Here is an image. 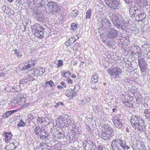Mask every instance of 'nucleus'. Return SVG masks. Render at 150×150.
<instances>
[{"label":"nucleus","instance_id":"f257e3e1","mask_svg":"<svg viewBox=\"0 0 150 150\" xmlns=\"http://www.w3.org/2000/svg\"><path fill=\"white\" fill-rule=\"evenodd\" d=\"M130 122L132 125L135 128H137L139 131H144L145 127L144 120L139 117L132 115L130 118Z\"/></svg>","mask_w":150,"mask_h":150},{"label":"nucleus","instance_id":"f03ea898","mask_svg":"<svg viewBox=\"0 0 150 150\" xmlns=\"http://www.w3.org/2000/svg\"><path fill=\"white\" fill-rule=\"evenodd\" d=\"M111 19L113 24L117 28L125 25V21L123 20L122 17L118 13L113 14Z\"/></svg>","mask_w":150,"mask_h":150},{"label":"nucleus","instance_id":"7ed1b4c3","mask_svg":"<svg viewBox=\"0 0 150 150\" xmlns=\"http://www.w3.org/2000/svg\"><path fill=\"white\" fill-rule=\"evenodd\" d=\"M107 72L110 76L117 79L122 75V70L119 67L116 66L108 69Z\"/></svg>","mask_w":150,"mask_h":150},{"label":"nucleus","instance_id":"20e7f679","mask_svg":"<svg viewBox=\"0 0 150 150\" xmlns=\"http://www.w3.org/2000/svg\"><path fill=\"white\" fill-rule=\"evenodd\" d=\"M112 129L110 127L106 126L104 127V131L99 133V136L104 140H109L112 137Z\"/></svg>","mask_w":150,"mask_h":150},{"label":"nucleus","instance_id":"39448f33","mask_svg":"<svg viewBox=\"0 0 150 150\" xmlns=\"http://www.w3.org/2000/svg\"><path fill=\"white\" fill-rule=\"evenodd\" d=\"M47 12L52 14H55L58 11L57 6L54 2H50L46 6Z\"/></svg>","mask_w":150,"mask_h":150},{"label":"nucleus","instance_id":"423d86ee","mask_svg":"<svg viewBox=\"0 0 150 150\" xmlns=\"http://www.w3.org/2000/svg\"><path fill=\"white\" fill-rule=\"evenodd\" d=\"M101 23L102 28L103 30H109L111 26L110 21L107 18L103 19Z\"/></svg>","mask_w":150,"mask_h":150},{"label":"nucleus","instance_id":"0eeeda50","mask_svg":"<svg viewBox=\"0 0 150 150\" xmlns=\"http://www.w3.org/2000/svg\"><path fill=\"white\" fill-rule=\"evenodd\" d=\"M119 0H112L106 4L109 7L114 10L117 8V7L120 4Z\"/></svg>","mask_w":150,"mask_h":150},{"label":"nucleus","instance_id":"6e6552de","mask_svg":"<svg viewBox=\"0 0 150 150\" xmlns=\"http://www.w3.org/2000/svg\"><path fill=\"white\" fill-rule=\"evenodd\" d=\"M118 33V31L113 28H110L107 34V37L109 38H114L117 35Z\"/></svg>","mask_w":150,"mask_h":150},{"label":"nucleus","instance_id":"1a4fd4ad","mask_svg":"<svg viewBox=\"0 0 150 150\" xmlns=\"http://www.w3.org/2000/svg\"><path fill=\"white\" fill-rule=\"evenodd\" d=\"M117 140V143L118 146L121 147L124 149H129L130 147L127 145L125 143V142L123 140H122L121 139H116Z\"/></svg>","mask_w":150,"mask_h":150},{"label":"nucleus","instance_id":"9d476101","mask_svg":"<svg viewBox=\"0 0 150 150\" xmlns=\"http://www.w3.org/2000/svg\"><path fill=\"white\" fill-rule=\"evenodd\" d=\"M129 13L130 15H132V17H136V16H138L139 12H140V11L135 6L131 7L129 8Z\"/></svg>","mask_w":150,"mask_h":150},{"label":"nucleus","instance_id":"9b49d317","mask_svg":"<svg viewBox=\"0 0 150 150\" xmlns=\"http://www.w3.org/2000/svg\"><path fill=\"white\" fill-rule=\"evenodd\" d=\"M76 87L80 88V86L78 85H76L74 89L71 90H67L65 93V95L68 97L71 96L72 97L75 96L77 92V91L76 92L75 91Z\"/></svg>","mask_w":150,"mask_h":150},{"label":"nucleus","instance_id":"f8f14e48","mask_svg":"<svg viewBox=\"0 0 150 150\" xmlns=\"http://www.w3.org/2000/svg\"><path fill=\"white\" fill-rule=\"evenodd\" d=\"M63 121L64 124V126L68 127L71 123V120H70L71 117L65 115L64 116L62 115Z\"/></svg>","mask_w":150,"mask_h":150},{"label":"nucleus","instance_id":"ddd939ff","mask_svg":"<svg viewBox=\"0 0 150 150\" xmlns=\"http://www.w3.org/2000/svg\"><path fill=\"white\" fill-rule=\"evenodd\" d=\"M16 103L19 105H22L23 107L27 106L28 104L26 103V100L25 98L23 97H18L16 98Z\"/></svg>","mask_w":150,"mask_h":150},{"label":"nucleus","instance_id":"4468645a","mask_svg":"<svg viewBox=\"0 0 150 150\" xmlns=\"http://www.w3.org/2000/svg\"><path fill=\"white\" fill-rule=\"evenodd\" d=\"M33 4L38 7L44 6L47 2V0H33Z\"/></svg>","mask_w":150,"mask_h":150},{"label":"nucleus","instance_id":"2eb2a0df","mask_svg":"<svg viewBox=\"0 0 150 150\" xmlns=\"http://www.w3.org/2000/svg\"><path fill=\"white\" fill-rule=\"evenodd\" d=\"M117 140L115 139H114L112 142L111 146L112 150H122L118 146L117 143Z\"/></svg>","mask_w":150,"mask_h":150},{"label":"nucleus","instance_id":"dca6fc26","mask_svg":"<svg viewBox=\"0 0 150 150\" xmlns=\"http://www.w3.org/2000/svg\"><path fill=\"white\" fill-rule=\"evenodd\" d=\"M122 120L114 119L113 122L114 125L115 127L120 128L122 126Z\"/></svg>","mask_w":150,"mask_h":150},{"label":"nucleus","instance_id":"f3484780","mask_svg":"<svg viewBox=\"0 0 150 150\" xmlns=\"http://www.w3.org/2000/svg\"><path fill=\"white\" fill-rule=\"evenodd\" d=\"M43 30L44 29L42 28L40 29V30H38V31H37L36 32H35L34 34L35 36L40 38H43L44 36Z\"/></svg>","mask_w":150,"mask_h":150},{"label":"nucleus","instance_id":"a211bd4d","mask_svg":"<svg viewBox=\"0 0 150 150\" xmlns=\"http://www.w3.org/2000/svg\"><path fill=\"white\" fill-rule=\"evenodd\" d=\"M138 61L139 65L140 67H147V64L144 58H142L138 59Z\"/></svg>","mask_w":150,"mask_h":150},{"label":"nucleus","instance_id":"6ab92c4d","mask_svg":"<svg viewBox=\"0 0 150 150\" xmlns=\"http://www.w3.org/2000/svg\"><path fill=\"white\" fill-rule=\"evenodd\" d=\"M18 111V110H14L8 111L3 115L2 117L3 118H8L9 116Z\"/></svg>","mask_w":150,"mask_h":150},{"label":"nucleus","instance_id":"aec40b11","mask_svg":"<svg viewBox=\"0 0 150 150\" xmlns=\"http://www.w3.org/2000/svg\"><path fill=\"white\" fill-rule=\"evenodd\" d=\"M34 132L35 134L38 135L40 134L41 132H45V130L44 129L41 128L40 127L37 126L35 128L33 129Z\"/></svg>","mask_w":150,"mask_h":150},{"label":"nucleus","instance_id":"412c9836","mask_svg":"<svg viewBox=\"0 0 150 150\" xmlns=\"http://www.w3.org/2000/svg\"><path fill=\"white\" fill-rule=\"evenodd\" d=\"M56 124L57 125L59 126L64 127V124L63 123V117L61 116L59 118H57L56 120Z\"/></svg>","mask_w":150,"mask_h":150},{"label":"nucleus","instance_id":"4be33fe9","mask_svg":"<svg viewBox=\"0 0 150 150\" xmlns=\"http://www.w3.org/2000/svg\"><path fill=\"white\" fill-rule=\"evenodd\" d=\"M32 29L34 30V31L36 32L37 31L40 30V29L43 28L42 26L40 25L39 24L35 23L34 24V25L32 27Z\"/></svg>","mask_w":150,"mask_h":150},{"label":"nucleus","instance_id":"5701e85b","mask_svg":"<svg viewBox=\"0 0 150 150\" xmlns=\"http://www.w3.org/2000/svg\"><path fill=\"white\" fill-rule=\"evenodd\" d=\"M144 113L146 119L150 121V109H145L144 110Z\"/></svg>","mask_w":150,"mask_h":150},{"label":"nucleus","instance_id":"b1692460","mask_svg":"<svg viewBox=\"0 0 150 150\" xmlns=\"http://www.w3.org/2000/svg\"><path fill=\"white\" fill-rule=\"evenodd\" d=\"M46 131L45 130V132H41L39 135L41 139H46L47 137V135L46 134Z\"/></svg>","mask_w":150,"mask_h":150},{"label":"nucleus","instance_id":"393cba45","mask_svg":"<svg viewBox=\"0 0 150 150\" xmlns=\"http://www.w3.org/2000/svg\"><path fill=\"white\" fill-rule=\"evenodd\" d=\"M5 137V140L6 143L9 142L12 138V135L8 136L7 134H4Z\"/></svg>","mask_w":150,"mask_h":150},{"label":"nucleus","instance_id":"a878e982","mask_svg":"<svg viewBox=\"0 0 150 150\" xmlns=\"http://www.w3.org/2000/svg\"><path fill=\"white\" fill-rule=\"evenodd\" d=\"M91 9H90L87 11L86 13V19H90L91 16Z\"/></svg>","mask_w":150,"mask_h":150},{"label":"nucleus","instance_id":"bb28decb","mask_svg":"<svg viewBox=\"0 0 150 150\" xmlns=\"http://www.w3.org/2000/svg\"><path fill=\"white\" fill-rule=\"evenodd\" d=\"M14 54L16 55L17 57L19 58L21 57L22 56V54L19 51H18L16 49H15L14 50Z\"/></svg>","mask_w":150,"mask_h":150},{"label":"nucleus","instance_id":"cd10ccee","mask_svg":"<svg viewBox=\"0 0 150 150\" xmlns=\"http://www.w3.org/2000/svg\"><path fill=\"white\" fill-rule=\"evenodd\" d=\"M79 12L77 10H73L71 13V15L73 17H75L77 16Z\"/></svg>","mask_w":150,"mask_h":150},{"label":"nucleus","instance_id":"c85d7f7f","mask_svg":"<svg viewBox=\"0 0 150 150\" xmlns=\"http://www.w3.org/2000/svg\"><path fill=\"white\" fill-rule=\"evenodd\" d=\"M91 98L89 97L86 98L84 99L82 101V104L83 105H85L86 104L89 103L91 101Z\"/></svg>","mask_w":150,"mask_h":150},{"label":"nucleus","instance_id":"c756f323","mask_svg":"<svg viewBox=\"0 0 150 150\" xmlns=\"http://www.w3.org/2000/svg\"><path fill=\"white\" fill-rule=\"evenodd\" d=\"M139 18V19L142 20L144 19L146 15H144V13H139L138 15Z\"/></svg>","mask_w":150,"mask_h":150},{"label":"nucleus","instance_id":"7c9ffc66","mask_svg":"<svg viewBox=\"0 0 150 150\" xmlns=\"http://www.w3.org/2000/svg\"><path fill=\"white\" fill-rule=\"evenodd\" d=\"M18 127H24L25 126V123L22 120H20L17 125Z\"/></svg>","mask_w":150,"mask_h":150},{"label":"nucleus","instance_id":"2f4dec72","mask_svg":"<svg viewBox=\"0 0 150 150\" xmlns=\"http://www.w3.org/2000/svg\"><path fill=\"white\" fill-rule=\"evenodd\" d=\"M45 71V70L44 68H39L38 70V75H42L44 74Z\"/></svg>","mask_w":150,"mask_h":150},{"label":"nucleus","instance_id":"473e14b6","mask_svg":"<svg viewBox=\"0 0 150 150\" xmlns=\"http://www.w3.org/2000/svg\"><path fill=\"white\" fill-rule=\"evenodd\" d=\"M28 82V79H26V78H24L20 80L19 83L21 84H24Z\"/></svg>","mask_w":150,"mask_h":150},{"label":"nucleus","instance_id":"72a5a7b5","mask_svg":"<svg viewBox=\"0 0 150 150\" xmlns=\"http://www.w3.org/2000/svg\"><path fill=\"white\" fill-rule=\"evenodd\" d=\"M98 79L97 76L95 75L93 76L91 78L92 80L94 83H96L98 81Z\"/></svg>","mask_w":150,"mask_h":150},{"label":"nucleus","instance_id":"f704fd0d","mask_svg":"<svg viewBox=\"0 0 150 150\" xmlns=\"http://www.w3.org/2000/svg\"><path fill=\"white\" fill-rule=\"evenodd\" d=\"M71 28L73 30H76L77 28V24L74 23H72L71 24Z\"/></svg>","mask_w":150,"mask_h":150},{"label":"nucleus","instance_id":"c9c22d12","mask_svg":"<svg viewBox=\"0 0 150 150\" xmlns=\"http://www.w3.org/2000/svg\"><path fill=\"white\" fill-rule=\"evenodd\" d=\"M63 64V61L61 60H59L58 61L57 65H58L57 67L58 68L61 67Z\"/></svg>","mask_w":150,"mask_h":150},{"label":"nucleus","instance_id":"e433bc0d","mask_svg":"<svg viewBox=\"0 0 150 150\" xmlns=\"http://www.w3.org/2000/svg\"><path fill=\"white\" fill-rule=\"evenodd\" d=\"M26 79H28V81H33L35 80V79L33 76H30L26 77Z\"/></svg>","mask_w":150,"mask_h":150},{"label":"nucleus","instance_id":"4c0bfd02","mask_svg":"<svg viewBox=\"0 0 150 150\" xmlns=\"http://www.w3.org/2000/svg\"><path fill=\"white\" fill-rule=\"evenodd\" d=\"M45 83L49 84L51 86H53L54 84V83L52 80L47 81Z\"/></svg>","mask_w":150,"mask_h":150},{"label":"nucleus","instance_id":"58836bf2","mask_svg":"<svg viewBox=\"0 0 150 150\" xmlns=\"http://www.w3.org/2000/svg\"><path fill=\"white\" fill-rule=\"evenodd\" d=\"M34 63H33L32 64H28L27 65H26V66L27 68L28 69H30V68H31L32 67H33L34 66Z\"/></svg>","mask_w":150,"mask_h":150},{"label":"nucleus","instance_id":"ea45409f","mask_svg":"<svg viewBox=\"0 0 150 150\" xmlns=\"http://www.w3.org/2000/svg\"><path fill=\"white\" fill-rule=\"evenodd\" d=\"M91 87L93 89L96 91V90L97 89V88L96 87L94 84H92Z\"/></svg>","mask_w":150,"mask_h":150},{"label":"nucleus","instance_id":"a19ab883","mask_svg":"<svg viewBox=\"0 0 150 150\" xmlns=\"http://www.w3.org/2000/svg\"><path fill=\"white\" fill-rule=\"evenodd\" d=\"M70 40H69V41H67L65 42V45L67 46H69L70 45H71V44L72 43V42H70Z\"/></svg>","mask_w":150,"mask_h":150},{"label":"nucleus","instance_id":"79ce46f5","mask_svg":"<svg viewBox=\"0 0 150 150\" xmlns=\"http://www.w3.org/2000/svg\"><path fill=\"white\" fill-rule=\"evenodd\" d=\"M141 68V71L142 73L145 72L146 70V67H140Z\"/></svg>","mask_w":150,"mask_h":150},{"label":"nucleus","instance_id":"37998d69","mask_svg":"<svg viewBox=\"0 0 150 150\" xmlns=\"http://www.w3.org/2000/svg\"><path fill=\"white\" fill-rule=\"evenodd\" d=\"M64 104L63 102H60L58 103L56 105H55V107L56 108L58 107L60 105H63Z\"/></svg>","mask_w":150,"mask_h":150},{"label":"nucleus","instance_id":"c03bdc74","mask_svg":"<svg viewBox=\"0 0 150 150\" xmlns=\"http://www.w3.org/2000/svg\"><path fill=\"white\" fill-rule=\"evenodd\" d=\"M120 114H117L114 117V119H119V120H121L120 119Z\"/></svg>","mask_w":150,"mask_h":150},{"label":"nucleus","instance_id":"a18cd8bd","mask_svg":"<svg viewBox=\"0 0 150 150\" xmlns=\"http://www.w3.org/2000/svg\"><path fill=\"white\" fill-rule=\"evenodd\" d=\"M98 150H105V148H104L102 145H100L98 146Z\"/></svg>","mask_w":150,"mask_h":150},{"label":"nucleus","instance_id":"49530a36","mask_svg":"<svg viewBox=\"0 0 150 150\" xmlns=\"http://www.w3.org/2000/svg\"><path fill=\"white\" fill-rule=\"evenodd\" d=\"M33 72L34 73L38 75V70L37 69H34Z\"/></svg>","mask_w":150,"mask_h":150},{"label":"nucleus","instance_id":"de8ad7c7","mask_svg":"<svg viewBox=\"0 0 150 150\" xmlns=\"http://www.w3.org/2000/svg\"><path fill=\"white\" fill-rule=\"evenodd\" d=\"M67 81L68 83L69 84H72L73 83L72 80L69 78H68L67 79Z\"/></svg>","mask_w":150,"mask_h":150},{"label":"nucleus","instance_id":"09e8293b","mask_svg":"<svg viewBox=\"0 0 150 150\" xmlns=\"http://www.w3.org/2000/svg\"><path fill=\"white\" fill-rule=\"evenodd\" d=\"M61 85H63V86L64 87H66L67 86V85L64 82H62L61 83Z\"/></svg>","mask_w":150,"mask_h":150},{"label":"nucleus","instance_id":"8fccbe9b","mask_svg":"<svg viewBox=\"0 0 150 150\" xmlns=\"http://www.w3.org/2000/svg\"><path fill=\"white\" fill-rule=\"evenodd\" d=\"M57 88L58 89L61 90H62L64 89L63 87L60 85L58 86Z\"/></svg>","mask_w":150,"mask_h":150},{"label":"nucleus","instance_id":"3c124183","mask_svg":"<svg viewBox=\"0 0 150 150\" xmlns=\"http://www.w3.org/2000/svg\"><path fill=\"white\" fill-rule=\"evenodd\" d=\"M112 111L113 112L117 113V110L116 108H114L112 109Z\"/></svg>","mask_w":150,"mask_h":150},{"label":"nucleus","instance_id":"603ef678","mask_svg":"<svg viewBox=\"0 0 150 150\" xmlns=\"http://www.w3.org/2000/svg\"><path fill=\"white\" fill-rule=\"evenodd\" d=\"M27 68L26 66H25L23 67V68L22 69V70H26L27 69Z\"/></svg>","mask_w":150,"mask_h":150},{"label":"nucleus","instance_id":"864d4df0","mask_svg":"<svg viewBox=\"0 0 150 150\" xmlns=\"http://www.w3.org/2000/svg\"><path fill=\"white\" fill-rule=\"evenodd\" d=\"M4 134H8V136L12 135L11 134V132H6L5 133H4Z\"/></svg>","mask_w":150,"mask_h":150},{"label":"nucleus","instance_id":"5fc2aeb1","mask_svg":"<svg viewBox=\"0 0 150 150\" xmlns=\"http://www.w3.org/2000/svg\"><path fill=\"white\" fill-rule=\"evenodd\" d=\"M67 74V73H64L62 75V77H64V78H67V76H66V74Z\"/></svg>","mask_w":150,"mask_h":150},{"label":"nucleus","instance_id":"6e6d98bb","mask_svg":"<svg viewBox=\"0 0 150 150\" xmlns=\"http://www.w3.org/2000/svg\"><path fill=\"white\" fill-rule=\"evenodd\" d=\"M71 77L73 78H76V76L74 74H73L72 75Z\"/></svg>","mask_w":150,"mask_h":150},{"label":"nucleus","instance_id":"4d7b16f0","mask_svg":"<svg viewBox=\"0 0 150 150\" xmlns=\"http://www.w3.org/2000/svg\"><path fill=\"white\" fill-rule=\"evenodd\" d=\"M126 131L128 132H129V129L128 127H127L126 128Z\"/></svg>","mask_w":150,"mask_h":150},{"label":"nucleus","instance_id":"13d9d810","mask_svg":"<svg viewBox=\"0 0 150 150\" xmlns=\"http://www.w3.org/2000/svg\"><path fill=\"white\" fill-rule=\"evenodd\" d=\"M77 61H74V65H75L77 64Z\"/></svg>","mask_w":150,"mask_h":150},{"label":"nucleus","instance_id":"bf43d9fd","mask_svg":"<svg viewBox=\"0 0 150 150\" xmlns=\"http://www.w3.org/2000/svg\"><path fill=\"white\" fill-rule=\"evenodd\" d=\"M7 1L10 3H12L13 1V0H7Z\"/></svg>","mask_w":150,"mask_h":150},{"label":"nucleus","instance_id":"052dcab7","mask_svg":"<svg viewBox=\"0 0 150 150\" xmlns=\"http://www.w3.org/2000/svg\"><path fill=\"white\" fill-rule=\"evenodd\" d=\"M66 73H67V74H68L69 75H70L71 74V73L69 71H68Z\"/></svg>","mask_w":150,"mask_h":150},{"label":"nucleus","instance_id":"680f3d73","mask_svg":"<svg viewBox=\"0 0 150 150\" xmlns=\"http://www.w3.org/2000/svg\"><path fill=\"white\" fill-rule=\"evenodd\" d=\"M75 41V40H74V41H73V42H74Z\"/></svg>","mask_w":150,"mask_h":150}]
</instances>
